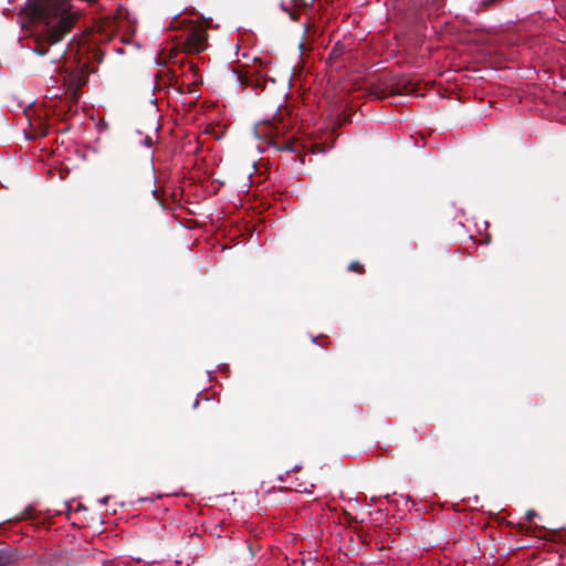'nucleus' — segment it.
Returning a JSON list of instances; mask_svg holds the SVG:
<instances>
[{
    "label": "nucleus",
    "mask_w": 566,
    "mask_h": 566,
    "mask_svg": "<svg viewBox=\"0 0 566 566\" xmlns=\"http://www.w3.org/2000/svg\"><path fill=\"white\" fill-rule=\"evenodd\" d=\"M24 15L34 27L32 32L38 39L33 51L39 55L48 52L43 41L50 45L57 43L76 20V14L70 11L69 0H28Z\"/></svg>",
    "instance_id": "f257e3e1"
},
{
    "label": "nucleus",
    "mask_w": 566,
    "mask_h": 566,
    "mask_svg": "<svg viewBox=\"0 0 566 566\" xmlns=\"http://www.w3.org/2000/svg\"><path fill=\"white\" fill-rule=\"evenodd\" d=\"M207 48V33L205 30L195 28L185 40V49L189 53H200Z\"/></svg>",
    "instance_id": "f03ea898"
},
{
    "label": "nucleus",
    "mask_w": 566,
    "mask_h": 566,
    "mask_svg": "<svg viewBox=\"0 0 566 566\" xmlns=\"http://www.w3.org/2000/svg\"><path fill=\"white\" fill-rule=\"evenodd\" d=\"M11 563V555L0 549V566H8Z\"/></svg>",
    "instance_id": "7ed1b4c3"
},
{
    "label": "nucleus",
    "mask_w": 566,
    "mask_h": 566,
    "mask_svg": "<svg viewBox=\"0 0 566 566\" xmlns=\"http://www.w3.org/2000/svg\"><path fill=\"white\" fill-rule=\"evenodd\" d=\"M349 271L361 272L363 265L358 262H352L348 266Z\"/></svg>",
    "instance_id": "20e7f679"
},
{
    "label": "nucleus",
    "mask_w": 566,
    "mask_h": 566,
    "mask_svg": "<svg viewBox=\"0 0 566 566\" xmlns=\"http://www.w3.org/2000/svg\"><path fill=\"white\" fill-rule=\"evenodd\" d=\"M535 515H536L535 511H533V510L527 511L526 512L527 521L531 522L534 518Z\"/></svg>",
    "instance_id": "39448f33"
},
{
    "label": "nucleus",
    "mask_w": 566,
    "mask_h": 566,
    "mask_svg": "<svg viewBox=\"0 0 566 566\" xmlns=\"http://www.w3.org/2000/svg\"><path fill=\"white\" fill-rule=\"evenodd\" d=\"M144 143H145V145H146L147 147H150V146H151V138H150V137H146V138L144 139Z\"/></svg>",
    "instance_id": "423d86ee"
},
{
    "label": "nucleus",
    "mask_w": 566,
    "mask_h": 566,
    "mask_svg": "<svg viewBox=\"0 0 566 566\" xmlns=\"http://www.w3.org/2000/svg\"><path fill=\"white\" fill-rule=\"evenodd\" d=\"M339 52L336 50V48H334L331 52V55L333 56H338Z\"/></svg>",
    "instance_id": "0eeeda50"
},
{
    "label": "nucleus",
    "mask_w": 566,
    "mask_h": 566,
    "mask_svg": "<svg viewBox=\"0 0 566 566\" xmlns=\"http://www.w3.org/2000/svg\"><path fill=\"white\" fill-rule=\"evenodd\" d=\"M107 500H108V497L106 496V497L102 499V500H101V502H102L103 504H106V503H107Z\"/></svg>",
    "instance_id": "6e6552de"
}]
</instances>
